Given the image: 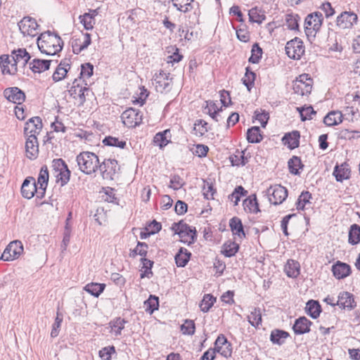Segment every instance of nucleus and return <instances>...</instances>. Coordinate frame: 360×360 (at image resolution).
<instances>
[{
  "label": "nucleus",
  "instance_id": "obj_1",
  "mask_svg": "<svg viewBox=\"0 0 360 360\" xmlns=\"http://www.w3.org/2000/svg\"><path fill=\"white\" fill-rule=\"evenodd\" d=\"M37 46L41 53L54 56L62 50L63 41L60 37L48 31L38 37Z\"/></svg>",
  "mask_w": 360,
  "mask_h": 360
},
{
  "label": "nucleus",
  "instance_id": "obj_2",
  "mask_svg": "<svg viewBox=\"0 0 360 360\" xmlns=\"http://www.w3.org/2000/svg\"><path fill=\"white\" fill-rule=\"evenodd\" d=\"M76 160L79 169L88 175L95 173L100 165L98 157L95 153L89 151L80 153L77 156Z\"/></svg>",
  "mask_w": 360,
  "mask_h": 360
},
{
  "label": "nucleus",
  "instance_id": "obj_3",
  "mask_svg": "<svg viewBox=\"0 0 360 360\" xmlns=\"http://www.w3.org/2000/svg\"><path fill=\"white\" fill-rule=\"evenodd\" d=\"M323 20V15L320 12L309 14L304 22V30L307 37H315L319 31Z\"/></svg>",
  "mask_w": 360,
  "mask_h": 360
},
{
  "label": "nucleus",
  "instance_id": "obj_4",
  "mask_svg": "<svg viewBox=\"0 0 360 360\" xmlns=\"http://www.w3.org/2000/svg\"><path fill=\"white\" fill-rule=\"evenodd\" d=\"M172 229L174 231L175 234L179 235L181 242L191 244L194 242L196 238L195 228H192L183 221L174 223Z\"/></svg>",
  "mask_w": 360,
  "mask_h": 360
},
{
  "label": "nucleus",
  "instance_id": "obj_5",
  "mask_svg": "<svg viewBox=\"0 0 360 360\" xmlns=\"http://www.w3.org/2000/svg\"><path fill=\"white\" fill-rule=\"evenodd\" d=\"M313 79L309 75L302 74L293 81L292 90L294 94L302 96H309L312 89Z\"/></svg>",
  "mask_w": 360,
  "mask_h": 360
},
{
  "label": "nucleus",
  "instance_id": "obj_6",
  "mask_svg": "<svg viewBox=\"0 0 360 360\" xmlns=\"http://www.w3.org/2000/svg\"><path fill=\"white\" fill-rule=\"evenodd\" d=\"M81 83L80 79H75L72 86L68 90L69 94L75 100V103L78 105H82L84 103L86 97L89 96L91 92L90 89L86 86V83L84 86H82Z\"/></svg>",
  "mask_w": 360,
  "mask_h": 360
},
{
  "label": "nucleus",
  "instance_id": "obj_7",
  "mask_svg": "<svg viewBox=\"0 0 360 360\" xmlns=\"http://www.w3.org/2000/svg\"><path fill=\"white\" fill-rule=\"evenodd\" d=\"M285 49L287 56L293 60H299L305 51L303 41L297 37L288 41Z\"/></svg>",
  "mask_w": 360,
  "mask_h": 360
},
{
  "label": "nucleus",
  "instance_id": "obj_8",
  "mask_svg": "<svg viewBox=\"0 0 360 360\" xmlns=\"http://www.w3.org/2000/svg\"><path fill=\"white\" fill-rule=\"evenodd\" d=\"M103 179L112 180L120 170L117 161L115 159H105L98 167Z\"/></svg>",
  "mask_w": 360,
  "mask_h": 360
},
{
  "label": "nucleus",
  "instance_id": "obj_9",
  "mask_svg": "<svg viewBox=\"0 0 360 360\" xmlns=\"http://www.w3.org/2000/svg\"><path fill=\"white\" fill-rule=\"evenodd\" d=\"M266 193L269 202L274 205L281 204L288 197V190L278 184L270 186Z\"/></svg>",
  "mask_w": 360,
  "mask_h": 360
},
{
  "label": "nucleus",
  "instance_id": "obj_10",
  "mask_svg": "<svg viewBox=\"0 0 360 360\" xmlns=\"http://www.w3.org/2000/svg\"><path fill=\"white\" fill-rule=\"evenodd\" d=\"M18 27L24 37H34L38 34V24L35 19L25 17L19 22Z\"/></svg>",
  "mask_w": 360,
  "mask_h": 360
},
{
  "label": "nucleus",
  "instance_id": "obj_11",
  "mask_svg": "<svg viewBox=\"0 0 360 360\" xmlns=\"http://www.w3.org/2000/svg\"><path fill=\"white\" fill-rule=\"evenodd\" d=\"M121 119L126 127L134 128L141 123L142 114L136 109L129 108L122 112Z\"/></svg>",
  "mask_w": 360,
  "mask_h": 360
},
{
  "label": "nucleus",
  "instance_id": "obj_12",
  "mask_svg": "<svg viewBox=\"0 0 360 360\" xmlns=\"http://www.w3.org/2000/svg\"><path fill=\"white\" fill-rule=\"evenodd\" d=\"M23 252V246L20 241L11 242L4 250L1 259L4 261H13L18 258Z\"/></svg>",
  "mask_w": 360,
  "mask_h": 360
},
{
  "label": "nucleus",
  "instance_id": "obj_13",
  "mask_svg": "<svg viewBox=\"0 0 360 360\" xmlns=\"http://www.w3.org/2000/svg\"><path fill=\"white\" fill-rule=\"evenodd\" d=\"M52 167L56 172L58 181H60L61 186L65 185L70 180V171L69 170L65 161L62 159H55L52 162Z\"/></svg>",
  "mask_w": 360,
  "mask_h": 360
},
{
  "label": "nucleus",
  "instance_id": "obj_14",
  "mask_svg": "<svg viewBox=\"0 0 360 360\" xmlns=\"http://www.w3.org/2000/svg\"><path fill=\"white\" fill-rule=\"evenodd\" d=\"M39 188L37 186L34 178L28 176L24 180L21 186V193L25 198L31 199L35 193L39 198Z\"/></svg>",
  "mask_w": 360,
  "mask_h": 360
},
{
  "label": "nucleus",
  "instance_id": "obj_15",
  "mask_svg": "<svg viewBox=\"0 0 360 360\" xmlns=\"http://www.w3.org/2000/svg\"><path fill=\"white\" fill-rule=\"evenodd\" d=\"M172 79L162 70L156 74L153 78V84L157 91L162 93L170 89Z\"/></svg>",
  "mask_w": 360,
  "mask_h": 360
},
{
  "label": "nucleus",
  "instance_id": "obj_16",
  "mask_svg": "<svg viewBox=\"0 0 360 360\" xmlns=\"http://www.w3.org/2000/svg\"><path fill=\"white\" fill-rule=\"evenodd\" d=\"M357 15L351 12H343L338 18L336 25L341 30L350 29L357 21Z\"/></svg>",
  "mask_w": 360,
  "mask_h": 360
},
{
  "label": "nucleus",
  "instance_id": "obj_17",
  "mask_svg": "<svg viewBox=\"0 0 360 360\" xmlns=\"http://www.w3.org/2000/svg\"><path fill=\"white\" fill-rule=\"evenodd\" d=\"M4 95L8 101L18 105L22 103L25 100V93L18 87L6 89Z\"/></svg>",
  "mask_w": 360,
  "mask_h": 360
},
{
  "label": "nucleus",
  "instance_id": "obj_18",
  "mask_svg": "<svg viewBox=\"0 0 360 360\" xmlns=\"http://www.w3.org/2000/svg\"><path fill=\"white\" fill-rule=\"evenodd\" d=\"M42 128L41 119L39 117L30 118L26 123L24 128V133L27 136H36Z\"/></svg>",
  "mask_w": 360,
  "mask_h": 360
},
{
  "label": "nucleus",
  "instance_id": "obj_19",
  "mask_svg": "<svg viewBox=\"0 0 360 360\" xmlns=\"http://www.w3.org/2000/svg\"><path fill=\"white\" fill-rule=\"evenodd\" d=\"M336 304L340 308L347 310H352L356 307L353 295L345 291L339 294Z\"/></svg>",
  "mask_w": 360,
  "mask_h": 360
},
{
  "label": "nucleus",
  "instance_id": "obj_20",
  "mask_svg": "<svg viewBox=\"0 0 360 360\" xmlns=\"http://www.w3.org/2000/svg\"><path fill=\"white\" fill-rule=\"evenodd\" d=\"M49 181V171L46 165L41 167L37 179V185H39V198H42L46 192V189Z\"/></svg>",
  "mask_w": 360,
  "mask_h": 360
},
{
  "label": "nucleus",
  "instance_id": "obj_21",
  "mask_svg": "<svg viewBox=\"0 0 360 360\" xmlns=\"http://www.w3.org/2000/svg\"><path fill=\"white\" fill-rule=\"evenodd\" d=\"M11 57L13 62L16 64V67L18 65L24 67L30 59V56L25 49L13 50Z\"/></svg>",
  "mask_w": 360,
  "mask_h": 360
},
{
  "label": "nucleus",
  "instance_id": "obj_22",
  "mask_svg": "<svg viewBox=\"0 0 360 360\" xmlns=\"http://www.w3.org/2000/svg\"><path fill=\"white\" fill-rule=\"evenodd\" d=\"M26 155L30 159H34L37 157L39 153L38 142L37 136H27L25 143Z\"/></svg>",
  "mask_w": 360,
  "mask_h": 360
},
{
  "label": "nucleus",
  "instance_id": "obj_23",
  "mask_svg": "<svg viewBox=\"0 0 360 360\" xmlns=\"http://www.w3.org/2000/svg\"><path fill=\"white\" fill-rule=\"evenodd\" d=\"M312 323L305 316H302L295 320L292 326L293 331L297 335L309 333Z\"/></svg>",
  "mask_w": 360,
  "mask_h": 360
},
{
  "label": "nucleus",
  "instance_id": "obj_24",
  "mask_svg": "<svg viewBox=\"0 0 360 360\" xmlns=\"http://www.w3.org/2000/svg\"><path fill=\"white\" fill-rule=\"evenodd\" d=\"M0 66L3 74L15 75L18 68L12 59L6 55L0 56Z\"/></svg>",
  "mask_w": 360,
  "mask_h": 360
},
{
  "label": "nucleus",
  "instance_id": "obj_25",
  "mask_svg": "<svg viewBox=\"0 0 360 360\" xmlns=\"http://www.w3.org/2000/svg\"><path fill=\"white\" fill-rule=\"evenodd\" d=\"M350 266L343 262H338L332 266V271L334 276L338 279L344 278L348 276L350 274Z\"/></svg>",
  "mask_w": 360,
  "mask_h": 360
},
{
  "label": "nucleus",
  "instance_id": "obj_26",
  "mask_svg": "<svg viewBox=\"0 0 360 360\" xmlns=\"http://www.w3.org/2000/svg\"><path fill=\"white\" fill-rule=\"evenodd\" d=\"M229 226L233 235L237 236L240 239L245 238L243 225L238 217L231 218L229 221Z\"/></svg>",
  "mask_w": 360,
  "mask_h": 360
},
{
  "label": "nucleus",
  "instance_id": "obj_27",
  "mask_svg": "<svg viewBox=\"0 0 360 360\" xmlns=\"http://www.w3.org/2000/svg\"><path fill=\"white\" fill-rule=\"evenodd\" d=\"M342 114L339 110L329 112L324 117L323 122L328 127H333L340 124L342 122Z\"/></svg>",
  "mask_w": 360,
  "mask_h": 360
},
{
  "label": "nucleus",
  "instance_id": "obj_28",
  "mask_svg": "<svg viewBox=\"0 0 360 360\" xmlns=\"http://www.w3.org/2000/svg\"><path fill=\"white\" fill-rule=\"evenodd\" d=\"M300 138V132L298 131H293L286 134L283 138V141L284 145L288 146L290 149H294L299 146Z\"/></svg>",
  "mask_w": 360,
  "mask_h": 360
},
{
  "label": "nucleus",
  "instance_id": "obj_29",
  "mask_svg": "<svg viewBox=\"0 0 360 360\" xmlns=\"http://www.w3.org/2000/svg\"><path fill=\"white\" fill-rule=\"evenodd\" d=\"M51 62H53L51 60L34 59L30 63V68L34 72L40 73L49 70Z\"/></svg>",
  "mask_w": 360,
  "mask_h": 360
},
{
  "label": "nucleus",
  "instance_id": "obj_30",
  "mask_svg": "<svg viewBox=\"0 0 360 360\" xmlns=\"http://www.w3.org/2000/svg\"><path fill=\"white\" fill-rule=\"evenodd\" d=\"M69 69L70 64L66 60L61 61L52 75L53 80L59 82L64 79Z\"/></svg>",
  "mask_w": 360,
  "mask_h": 360
},
{
  "label": "nucleus",
  "instance_id": "obj_31",
  "mask_svg": "<svg viewBox=\"0 0 360 360\" xmlns=\"http://www.w3.org/2000/svg\"><path fill=\"white\" fill-rule=\"evenodd\" d=\"M239 250V245L235 241L228 240L222 245L221 253L227 257L234 256Z\"/></svg>",
  "mask_w": 360,
  "mask_h": 360
},
{
  "label": "nucleus",
  "instance_id": "obj_32",
  "mask_svg": "<svg viewBox=\"0 0 360 360\" xmlns=\"http://www.w3.org/2000/svg\"><path fill=\"white\" fill-rule=\"evenodd\" d=\"M96 15V11L93 10L91 13H86L79 16L80 22L87 30H91L95 24L94 17Z\"/></svg>",
  "mask_w": 360,
  "mask_h": 360
},
{
  "label": "nucleus",
  "instance_id": "obj_33",
  "mask_svg": "<svg viewBox=\"0 0 360 360\" xmlns=\"http://www.w3.org/2000/svg\"><path fill=\"white\" fill-rule=\"evenodd\" d=\"M205 111L210 115V116L216 122H220L219 119H217V116L219 115V112H222V109L219 108L217 103L212 101H206V106L205 107Z\"/></svg>",
  "mask_w": 360,
  "mask_h": 360
},
{
  "label": "nucleus",
  "instance_id": "obj_34",
  "mask_svg": "<svg viewBox=\"0 0 360 360\" xmlns=\"http://www.w3.org/2000/svg\"><path fill=\"white\" fill-rule=\"evenodd\" d=\"M244 210L250 213H257L259 211V205L255 195L249 196L243 201Z\"/></svg>",
  "mask_w": 360,
  "mask_h": 360
},
{
  "label": "nucleus",
  "instance_id": "obj_35",
  "mask_svg": "<svg viewBox=\"0 0 360 360\" xmlns=\"http://www.w3.org/2000/svg\"><path fill=\"white\" fill-rule=\"evenodd\" d=\"M248 321L251 326L255 328H259L262 322L261 309L255 307L253 310L251 311L250 314L248 316Z\"/></svg>",
  "mask_w": 360,
  "mask_h": 360
},
{
  "label": "nucleus",
  "instance_id": "obj_36",
  "mask_svg": "<svg viewBox=\"0 0 360 360\" xmlns=\"http://www.w3.org/2000/svg\"><path fill=\"white\" fill-rule=\"evenodd\" d=\"M191 253L186 249L181 248L175 256V262L179 267H184L188 262Z\"/></svg>",
  "mask_w": 360,
  "mask_h": 360
},
{
  "label": "nucleus",
  "instance_id": "obj_37",
  "mask_svg": "<svg viewBox=\"0 0 360 360\" xmlns=\"http://www.w3.org/2000/svg\"><path fill=\"white\" fill-rule=\"evenodd\" d=\"M300 264L292 259L288 261L285 266V272L290 278H296L300 274Z\"/></svg>",
  "mask_w": 360,
  "mask_h": 360
},
{
  "label": "nucleus",
  "instance_id": "obj_38",
  "mask_svg": "<svg viewBox=\"0 0 360 360\" xmlns=\"http://www.w3.org/2000/svg\"><path fill=\"white\" fill-rule=\"evenodd\" d=\"M289 336V333L282 330L276 329L271 331L270 340L274 344L282 345L285 340Z\"/></svg>",
  "mask_w": 360,
  "mask_h": 360
},
{
  "label": "nucleus",
  "instance_id": "obj_39",
  "mask_svg": "<svg viewBox=\"0 0 360 360\" xmlns=\"http://www.w3.org/2000/svg\"><path fill=\"white\" fill-rule=\"evenodd\" d=\"M127 321L120 317L111 321L109 323L111 328L110 332L115 336L120 335Z\"/></svg>",
  "mask_w": 360,
  "mask_h": 360
},
{
  "label": "nucleus",
  "instance_id": "obj_40",
  "mask_svg": "<svg viewBox=\"0 0 360 360\" xmlns=\"http://www.w3.org/2000/svg\"><path fill=\"white\" fill-rule=\"evenodd\" d=\"M350 171L345 166L342 165L340 166H335L333 171V175L335 177L337 181L342 182L345 179L349 178Z\"/></svg>",
  "mask_w": 360,
  "mask_h": 360
},
{
  "label": "nucleus",
  "instance_id": "obj_41",
  "mask_svg": "<svg viewBox=\"0 0 360 360\" xmlns=\"http://www.w3.org/2000/svg\"><path fill=\"white\" fill-rule=\"evenodd\" d=\"M248 15L250 21L258 24L262 23V22L266 19L264 12L261 9H259L257 7L251 8L249 11Z\"/></svg>",
  "mask_w": 360,
  "mask_h": 360
},
{
  "label": "nucleus",
  "instance_id": "obj_42",
  "mask_svg": "<svg viewBox=\"0 0 360 360\" xmlns=\"http://www.w3.org/2000/svg\"><path fill=\"white\" fill-rule=\"evenodd\" d=\"M247 140L249 143H259L262 140L259 127H252L247 131Z\"/></svg>",
  "mask_w": 360,
  "mask_h": 360
},
{
  "label": "nucleus",
  "instance_id": "obj_43",
  "mask_svg": "<svg viewBox=\"0 0 360 360\" xmlns=\"http://www.w3.org/2000/svg\"><path fill=\"white\" fill-rule=\"evenodd\" d=\"M289 171L291 174L297 175L300 174L299 170L302 169L303 165L300 158L297 156H292L288 162Z\"/></svg>",
  "mask_w": 360,
  "mask_h": 360
},
{
  "label": "nucleus",
  "instance_id": "obj_44",
  "mask_svg": "<svg viewBox=\"0 0 360 360\" xmlns=\"http://www.w3.org/2000/svg\"><path fill=\"white\" fill-rule=\"evenodd\" d=\"M105 287V285L103 283H91L87 284L84 287V290L91 295L97 297L103 292Z\"/></svg>",
  "mask_w": 360,
  "mask_h": 360
},
{
  "label": "nucleus",
  "instance_id": "obj_45",
  "mask_svg": "<svg viewBox=\"0 0 360 360\" xmlns=\"http://www.w3.org/2000/svg\"><path fill=\"white\" fill-rule=\"evenodd\" d=\"M169 134L170 131L169 129L156 134L153 139L155 144L158 146L160 148L166 146L169 142V140L167 139V134Z\"/></svg>",
  "mask_w": 360,
  "mask_h": 360
},
{
  "label": "nucleus",
  "instance_id": "obj_46",
  "mask_svg": "<svg viewBox=\"0 0 360 360\" xmlns=\"http://www.w3.org/2000/svg\"><path fill=\"white\" fill-rule=\"evenodd\" d=\"M307 310L311 317L316 319L321 311V305L317 301L309 300L307 303Z\"/></svg>",
  "mask_w": 360,
  "mask_h": 360
},
{
  "label": "nucleus",
  "instance_id": "obj_47",
  "mask_svg": "<svg viewBox=\"0 0 360 360\" xmlns=\"http://www.w3.org/2000/svg\"><path fill=\"white\" fill-rule=\"evenodd\" d=\"M349 243L356 245L360 242V226L357 224L351 226L349 231Z\"/></svg>",
  "mask_w": 360,
  "mask_h": 360
},
{
  "label": "nucleus",
  "instance_id": "obj_48",
  "mask_svg": "<svg viewBox=\"0 0 360 360\" xmlns=\"http://www.w3.org/2000/svg\"><path fill=\"white\" fill-rule=\"evenodd\" d=\"M297 110L300 114L302 121L311 120L312 115L316 114V112L314 110L311 105L297 108Z\"/></svg>",
  "mask_w": 360,
  "mask_h": 360
},
{
  "label": "nucleus",
  "instance_id": "obj_49",
  "mask_svg": "<svg viewBox=\"0 0 360 360\" xmlns=\"http://www.w3.org/2000/svg\"><path fill=\"white\" fill-rule=\"evenodd\" d=\"M285 23L288 29L296 30L299 27L300 17L297 14L288 13L285 15Z\"/></svg>",
  "mask_w": 360,
  "mask_h": 360
},
{
  "label": "nucleus",
  "instance_id": "obj_50",
  "mask_svg": "<svg viewBox=\"0 0 360 360\" xmlns=\"http://www.w3.org/2000/svg\"><path fill=\"white\" fill-rule=\"evenodd\" d=\"M193 0H172L173 6L177 8V10L186 13L191 8V3Z\"/></svg>",
  "mask_w": 360,
  "mask_h": 360
},
{
  "label": "nucleus",
  "instance_id": "obj_51",
  "mask_svg": "<svg viewBox=\"0 0 360 360\" xmlns=\"http://www.w3.org/2000/svg\"><path fill=\"white\" fill-rule=\"evenodd\" d=\"M237 155L230 157V161L233 166H244L248 162V158L245 157V152L237 151Z\"/></svg>",
  "mask_w": 360,
  "mask_h": 360
},
{
  "label": "nucleus",
  "instance_id": "obj_52",
  "mask_svg": "<svg viewBox=\"0 0 360 360\" xmlns=\"http://www.w3.org/2000/svg\"><path fill=\"white\" fill-rule=\"evenodd\" d=\"M216 298L210 294L204 295L202 300L200 304L201 311L203 312H207L213 306Z\"/></svg>",
  "mask_w": 360,
  "mask_h": 360
},
{
  "label": "nucleus",
  "instance_id": "obj_53",
  "mask_svg": "<svg viewBox=\"0 0 360 360\" xmlns=\"http://www.w3.org/2000/svg\"><path fill=\"white\" fill-rule=\"evenodd\" d=\"M144 305L146 311H148L150 314L153 313L159 307L158 297L155 295H150L149 298L144 302Z\"/></svg>",
  "mask_w": 360,
  "mask_h": 360
},
{
  "label": "nucleus",
  "instance_id": "obj_54",
  "mask_svg": "<svg viewBox=\"0 0 360 360\" xmlns=\"http://www.w3.org/2000/svg\"><path fill=\"white\" fill-rule=\"evenodd\" d=\"M247 191H245L242 186H238L236 187L233 192L229 195V199L234 203V205H237L240 196L245 195Z\"/></svg>",
  "mask_w": 360,
  "mask_h": 360
},
{
  "label": "nucleus",
  "instance_id": "obj_55",
  "mask_svg": "<svg viewBox=\"0 0 360 360\" xmlns=\"http://www.w3.org/2000/svg\"><path fill=\"white\" fill-rule=\"evenodd\" d=\"M94 72V66L89 63L83 64L81 65L80 76L77 79H80L81 82L84 81L86 79H89Z\"/></svg>",
  "mask_w": 360,
  "mask_h": 360
},
{
  "label": "nucleus",
  "instance_id": "obj_56",
  "mask_svg": "<svg viewBox=\"0 0 360 360\" xmlns=\"http://www.w3.org/2000/svg\"><path fill=\"white\" fill-rule=\"evenodd\" d=\"M256 77L255 72L250 70L249 68H246V72L244 77L242 79L243 84L247 87L248 91L252 89Z\"/></svg>",
  "mask_w": 360,
  "mask_h": 360
},
{
  "label": "nucleus",
  "instance_id": "obj_57",
  "mask_svg": "<svg viewBox=\"0 0 360 360\" xmlns=\"http://www.w3.org/2000/svg\"><path fill=\"white\" fill-rule=\"evenodd\" d=\"M181 330L184 335H193L195 333V325L193 320L186 319L181 326Z\"/></svg>",
  "mask_w": 360,
  "mask_h": 360
},
{
  "label": "nucleus",
  "instance_id": "obj_58",
  "mask_svg": "<svg viewBox=\"0 0 360 360\" xmlns=\"http://www.w3.org/2000/svg\"><path fill=\"white\" fill-rule=\"evenodd\" d=\"M262 55V49L257 44H254L251 50V56L249 58V62L252 63H258Z\"/></svg>",
  "mask_w": 360,
  "mask_h": 360
},
{
  "label": "nucleus",
  "instance_id": "obj_59",
  "mask_svg": "<svg viewBox=\"0 0 360 360\" xmlns=\"http://www.w3.org/2000/svg\"><path fill=\"white\" fill-rule=\"evenodd\" d=\"M103 143L109 146H115L120 148H124L126 146V141L124 140H120L117 138L112 137V136H108L105 137Z\"/></svg>",
  "mask_w": 360,
  "mask_h": 360
},
{
  "label": "nucleus",
  "instance_id": "obj_60",
  "mask_svg": "<svg viewBox=\"0 0 360 360\" xmlns=\"http://www.w3.org/2000/svg\"><path fill=\"white\" fill-rule=\"evenodd\" d=\"M311 194L309 191H303L299 196L296 202L297 210H304L307 203L309 202Z\"/></svg>",
  "mask_w": 360,
  "mask_h": 360
},
{
  "label": "nucleus",
  "instance_id": "obj_61",
  "mask_svg": "<svg viewBox=\"0 0 360 360\" xmlns=\"http://www.w3.org/2000/svg\"><path fill=\"white\" fill-rule=\"evenodd\" d=\"M148 248V245L146 243L138 242L136 247L131 252L130 257H135L137 255L146 257Z\"/></svg>",
  "mask_w": 360,
  "mask_h": 360
},
{
  "label": "nucleus",
  "instance_id": "obj_62",
  "mask_svg": "<svg viewBox=\"0 0 360 360\" xmlns=\"http://www.w3.org/2000/svg\"><path fill=\"white\" fill-rule=\"evenodd\" d=\"M115 352L114 346H109L102 348L99 351V356L103 360H111V355Z\"/></svg>",
  "mask_w": 360,
  "mask_h": 360
},
{
  "label": "nucleus",
  "instance_id": "obj_63",
  "mask_svg": "<svg viewBox=\"0 0 360 360\" xmlns=\"http://www.w3.org/2000/svg\"><path fill=\"white\" fill-rule=\"evenodd\" d=\"M184 184L183 179L178 175H174L171 177L169 187L174 190H178L181 188Z\"/></svg>",
  "mask_w": 360,
  "mask_h": 360
},
{
  "label": "nucleus",
  "instance_id": "obj_64",
  "mask_svg": "<svg viewBox=\"0 0 360 360\" xmlns=\"http://www.w3.org/2000/svg\"><path fill=\"white\" fill-rule=\"evenodd\" d=\"M194 125V130H195L200 136L204 135L207 131V122L202 120H197Z\"/></svg>",
  "mask_w": 360,
  "mask_h": 360
}]
</instances>
